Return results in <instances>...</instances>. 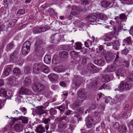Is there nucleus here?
<instances>
[{
  "mask_svg": "<svg viewBox=\"0 0 133 133\" xmlns=\"http://www.w3.org/2000/svg\"><path fill=\"white\" fill-rule=\"evenodd\" d=\"M62 37V36L59 34H55L51 35V39L53 43L56 44L59 42Z\"/></svg>",
  "mask_w": 133,
  "mask_h": 133,
  "instance_id": "nucleus-1",
  "label": "nucleus"
},
{
  "mask_svg": "<svg viewBox=\"0 0 133 133\" xmlns=\"http://www.w3.org/2000/svg\"><path fill=\"white\" fill-rule=\"evenodd\" d=\"M87 19L88 21L94 23V24H101L99 20L97 19V17L95 15H91L87 17Z\"/></svg>",
  "mask_w": 133,
  "mask_h": 133,
  "instance_id": "nucleus-2",
  "label": "nucleus"
},
{
  "mask_svg": "<svg viewBox=\"0 0 133 133\" xmlns=\"http://www.w3.org/2000/svg\"><path fill=\"white\" fill-rule=\"evenodd\" d=\"M28 119L27 117L21 116L18 118H14L13 121L14 123L16 122L18 123H20L22 121L23 123L25 124L28 123Z\"/></svg>",
  "mask_w": 133,
  "mask_h": 133,
  "instance_id": "nucleus-3",
  "label": "nucleus"
},
{
  "mask_svg": "<svg viewBox=\"0 0 133 133\" xmlns=\"http://www.w3.org/2000/svg\"><path fill=\"white\" fill-rule=\"evenodd\" d=\"M90 81V84L87 85L89 89L95 87L99 82L100 79L98 78H94L93 79H91Z\"/></svg>",
  "mask_w": 133,
  "mask_h": 133,
  "instance_id": "nucleus-4",
  "label": "nucleus"
},
{
  "mask_svg": "<svg viewBox=\"0 0 133 133\" xmlns=\"http://www.w3.org/2000/svg\"><path fill=\"white\" fill-rule=\"evenodd\" d=\"M35 112L39 116H41L44 114H46V111L44 110V107L43 106L36 107Z\"/></svg>",
  "mask_w": 133,
  "mask_h": 133,
  "instance_id": "nucleus-5",
  "label": "nucleus"
},
{
  "mask_svg": "<svg viewBox=\"0 0 133 133\" xmlns=\"http://www.w3.org/2000/svg\"><path fill=\"white\" fill-rule=\"evenodd\" d=\"M85 120L87 126L88 128H91L93 125V120L92 117L88 116L86 117Z\"/></svg>",
  "mask_w": 133,
  "mask_h": 133,
  "instance_id": "nucleus-6",
  "label": "nucleus"
},
{
  "mask_svg": "<svg viewBox=\"0 0 133 133\" xmlns=\"http://www.w3.org/2000/svg\"><path fill=\"white\" fill-rule=\"evenodd\" d=\"M45 88V86L40 83H37L35 84L34 89L37 91L40 92L43 90Z\"/></svg>",
  "mask_w": 133,
  "mask_h": 133,
  "instance_id": "nucleus-7",
  "label": "nucleus"
},
{
  "mask_svg": "<svg viewBox=\"0 0 133 133\" xmlns=\"http://www.w3.org/2000/svg\"><path fill=\"white\" fill-rule=\"evenodd\" d=\"M77 95L80 98L85 99L87 97L86 92L84 89H80L77 92Z\"/></svg>",
  "mask_w": 133,
  "mask_h": 133,
  "instance_id": "nucleus-8",
  "label": "nucleus"
},
{
  "mask_svg": "<svg viewBox=\"0 0 133 133\" xmlns=\"http://www.w3.org/2000/svg\"><path fill=\"white\" fill-rule=\"evenodd\" d=\"M19 53V51L17 50L14 51L11 54L10 56V61L12 62L15 61L17 58V56Z\"/></svg>",
  "mask_w": 133,
  "mask_h": 133,
  "instance_id": "nucleus-9",
  "label": "nucleus"
},
{
  "mask_svg": "<svg viewBox=\"0 0 133 133\" xmlns=\"http://www.w3.org/2000/svg\"><path fill=\"white\" fill-rule=\"evenodd\" d=\"M31 91L24 89L23 87H21L19 90V94L21 95H29L31 94Z\"/></svg>",
  "mask_w": 133,
  "mask_h": 133,
  "instance_id": "nucleus-10",
  "label": "nucleus"
},
{
  "mask_svg": "<svg viewBox=\"0 0 133 133\" xmlns=\"http://www.w3.org/2000/svg\"><path fill=\"white\" fill-rule=\"evenodd\" d=\"M116 75L117 76H123L126 74V70L122 68H119L116 71Z\"/></svg>",
  "mask_w": 133,
  "mask_h": 133,
  "instance_id": "nucleus-11",
  "label": "nucleus"
},
{
  "mask_svg": "<svg viewBox=\"0 0 133 133\" xmlns=\"http://www.w3.org/2000/svg\"><path fill=\"white\" fill-rule=\"evenodd\" d=\"M67 125L68 123L66 122L60 123L58 126V129L61 132L63 131L66 128Z\"/></svg>",
  "mask_w": 133,
  "mask_h": 133,
  "instance_id": "nucleus-12",
  "label": "nucleus"
},
{
  "mask_svg": "<svg viewBox=\"0 0 133 133\" xmlns=\"http://www.w3.org/2000/svg\"><path fill=\"white\" fill-rule=\"evenodd\" d=\"M12 65H9L6 66L4 68L3 74L5 76H7L9 75L10 72L11 71Z\"/></svg>",
  "mask_w": 133,
  "mask_h": 133,
  "instance_id": "nucleus-13",
  "label": "nucleus"
},
{
  "mask_svg": "<svg viewBox=\"0 0 133 133\" xmlns=\"http://www.w3.org/2000/svg\"><path fill=\"white\" fill-rule=\"evenodd\" d=\"M114 35V32H111L110 33L105 34L103 36V37L107 41H110L112 39Z\"/></svg>",
  "mask_w": 133,
  "mask_h": 133,
  "instance_id": "nucleus-14",
  "label": "nucleus"
},
{
  "mask_svg": "<svg viewBox=\"0 0 133 133\" xmlns=\"http://www.w3.org/2000/svg\"><path fill=\"white\" fill-rule=\"evenodd\" d=\"M87 68L88 70L92 72H96V67L92 63H89L87 65Z\"/></svg>",
  "mask_w": 133,
  "mask_h": 133,
  "instance_id": "nucleus-15",
  "label": "nucleus"
},
{
  "mask_svg": "<svg viewBox=\"0 0 133 133\" xmlns=\"http://www.w3.org/2000/svg\"><path fill=\"white\" fill-rule=\"evenodd\" d=\"M115 69V68L114 66L110 65L107 67L105 69L104 71L105 73H110L113 72Z\"/></svg>",
  "mask_w": 133,
  "mask_h": 133,
  "instance_id": "nucleus-16",
  "label": "nucleus"
},
{
  "mask_svg": "<svg viewBox=\"0 0 133 133\" xmlns=\"http://www.w3.org/2000/svg\"><path fill=\"white\" fill-rule=\"evenodd\" d=\"M39 66L41 67L42 71L43 72L47 74L49 72L50 69L49 68L48 66L45 65L43 64L41 65V64H39Z\"/></svg>",
  "mask_w": 133,
  "mask_h": 133,
  "instance_id": "nucleus-17",
  "label": "nucleus"
},
{
  "mask_svg": "<svg viewBox=\"0 0 133 133\" xmlns=\"http://www.w3.org/2000/svg\"><path fill=\"white\" fill-rule=\"evenodd\" d=\"M45 30V29L44 28L36 27L34 28V32L35 34H38L44 32Z\"/></svg>",
  "mask_w": 133,
  "mask_h": 133,
  "instance_id": "nucleus-18",
  "label": "nucleus"
},
{
  "mask_svg": "<svg viewBox=\"0 0 133 133\" xmlns=\"http://www.w3.org/2000/svg\"><path fill=\"white\" fill-rule=\"evenodd\" d=\"M50 80L52 82H54L58 80L57 76L55 74L51 73L48 76Z\"/></svg>",
  "mask_w": 133,
  "mask_h": 133,
  "instance_id": "nucleus-19",
  "label": "nucleus"
},
{
  "mask_svg": "<svg viewBox=\"0 0 133 133\" xmlns=\"http://www.w3.org/2000/svg\"><path fill=\"white\" fill-rule=\"evenodd\" d=\"M79 10L78 7L77 6H74L72 7L71 13L72 15H75L78 14Z\"/></svg>",
  "mask_w": 133,
  "mask_h": 133,
  "instance_id": "nucleus-20",
  "label": "nucleus"
},
{
  "mask_svg": "<svg viewBox=\"0 0 133 133\" xmlns=\"http://www.w3.org/2000/svg\"><path fill=\"white\" fill-rule=\"evenodd\" d=\"M112 77H111L109 75H104L103 76L102 78V80L105 82H107L111 80L113 77V75H110Z\"/></svg>",
  "mask_w": 133,
  "mask_h": 133,
  "instance_id": "nucleus-21",
  "label": "nucleus"
},
{
  "mask_svg": "<svg viewBox=\"0 0 133 133\" xmlns=\"http://www.w3.org/2000/svg\"><path fill=\"white\" fill-rule=\"evenodd\" d=\"M13 72L16 77V78H18L21 75V71L20 69L18 68H14L13 70Z\"/></svg>",
  "mask_w": 133,
  "mask_h": 133,
  "instance_id": "nucleus-22",
  "label": "nucleus"
},
{
  "mask_svg": "<svg viewBox=\"0 0 133 133\" xmlns=\"http://www.w3.org/2000/svg\"><path fill=\"white\" fill-rule=\"evenodd\" d=\"M133 85V83L130 81H127L125 83V89L126 90H130Z\"/></svg>",
  "mask_w": 133,
  "mask_h": 133,
  "instance_id": "nucleus-23",
  "label": "nucleus"
},
{
  "mask_svg": "<svg viewBox=\"0 0 133 133\" xmlns=\"http://www.w3.org/2000/svg\"><path fill=\"white\" fill-rule=\"evenodd\" d=\"M118 130L120 133H126L128 131L126 127L124 125H120L118 128Z\"/></svg>",
  "mask_w": 133,
  "mask_h": 133,
  "instance_id": "nucleus-24",
  "label": "nucleus"
},
{
  "mask_svg": "<svg viewBox=\"0 0 133 133\" xmlns=\"http://www.w3.org/2000/svg\"><path fill=\"white\" fill-rule=\"evenodd\" d=\"M36 131L38 133H43L45 131L44 127L42 126V124H40L36 128Z\"/></svg>",
  "mask_w": 133,
  "mask_h": 133,
  "instance_id": "nucleus-25",
  "label": "nucleus"
},
{
  "mask_svg": "<svg viewBox=\"0 0 133 133\" xmlns=\"http://www.w3.org/2000/svg\"><path fill=\"white\" fill-rule=\"evenodd\" d=\"M23 126L20 124H17L14 126V129L17 132H20L22 130Z\"/></svg>",
  "mask_w": 133,
  "mask_h": 133,
  "instance_id": "nucleus-26",
  "label": "nucleus"
},
{
  "mask_svg": "<svg viewBox=\"0 0 133 133\" xmlns=\"http://www.w3.org/2000/svg\"><path fill=\"white\" fill-rule=\"evenodd\" d=\"M96 15L98 19L102 20H105L107 18V15L102 13H97Z\"/></svg>",
  "mask_w": 133,
  "mask_h": 133,
  "instance_id": "nucleus-27",
  "label": "nucleus"
},
{
  "mask_svg": "<svg viewBox=\"0 0 133 133\" xmlns=\"http://www.w3.org/2000/svg\"><path fill=\"white\" fill-rule=\"evenodd\" d=\"M94 62L95 64L101 66H103L105 63V61L102 59L98 60H96L94 61Z\"/></svg>",
  "mask_w": 133,
  "mask_h": 133,
  "instance_id": "nucleus-28",
  "label": "nucleus"
},
{
  "mask_svg": "<svg viewBox=\"0 0 133 133\" xmlns=\"http://www.w3.org/2000/svg\"><path fill=\"white\" fill-rule=\"evenodd\" d=\"M64 120H65L66 121H67V122H68L69 120V119L68 117L66 116H62L61 117L55 119V120H56L58 121L61 122H62V121Z\"/></svg>",
  "mask_w": 133,
  "mask_h": 133,
  "instance_id": "nucleus-29",
  "label": "nucleus"
},
{
  "mask_svg": "<svg viewBox=\"0 0 133 133\" xmlns=\"http://www.w3.org/2000/svg\"><path fill=\"white\" fill-rule=\"evenodd\" d=\"M69 128L64 131V133H72L75 127V125L69 124Z\"/></svg>",
  "mask_w": 133,
  "mask_h": 133,
  "instance_id": "nucleus-30",
  "label": "nucleus"
},
{
  "mask_svg": "<svg viewBox=\"0 0 133 133\" xmlns=\"http://www.w3.org/2000/svg\"><path fill=\"white\" fill-rule=\"evenodd\" d=\"M54 70L57 72L60 73L64 72V69L62 66H56L54 68Z\"/></svg>",
  "mask_w": 133,
  "mask_h": 133,
  "instance_id": "nucleus-31",
  "label": "nucleus"
},
{
  "mask_svg": "<svg viewBox=\"0 0 133 133\" xmlns=\"http://www.w3.org/2000/svg\"><path fill=\"white\" fill-rule=\"evenodd\" d=\"M42 43V41L40 38L38 37L36 38V42L35 44V47L38 49L40 46V44Z\"/></svg>",
  "mask_w": 133,
  "mask_h": 133,
  "instance_id": "nucleus-32",
  "label": "nucleus"
},
{
  "mask_svg": "<svg viewBox=\"0 0 133 133\" xmlns=\"http://www.w3.org/2000/svg\"><path fill=\"white\" fill-rule=\"evenodd\" d=\"M82 43L79 42H76L75 43L74 47L76 50H81L82 49Z\"/></svg>",
  "mask_w": 133,
  "mask_h": 133,
  "instance_id": "nucleus-33",
  "label": "nucleus"
},
{
  "mask_svg": "<svg viewBox=\"0 0 133 133\" xmlns=\"http://www.w3.org/2000/svg\"><path fill=\"white\" fill-rule=\"evenodd\" d=\"M59 55L61 58H66L68 57V54L66 52L63 51L60 52Z\"/></svg>",
  "mask_w": 133,
  "mask_h": 133,
  "instance_id": "nucleus-34",
  "label": "nucleus"
},
{
  "mask_svg": "<svg viewBox=\"0 0 133 133\" xmlns=\"http://www.w3.org/2000/svg\"><path fill=\"white\" fill-rule=\"evenodd\" d=\"M82 102V101H81L79 100L78 99L76 100L73 104V107L75 108H78L80 105L81 103Z\"/></svg>",
  "mask_w": 133,
  "mask_h": 133,
  "instance_id": "nucleus-35",
  "label": "nucleus"
},
{
  "mask_svg": "<svg viewBox=\"0 0 133 133\" xmlns=\"http://www.w3.org/2000/svg\"><path fill=\"white\" fill-rule=\"evenodd\" d=\"M125 83L123 81H121L118 86V89L119 90H121L124 91L125 90Z\"/></svg>",
  "mask_w": 133,
  "mask_h": 133,
  "instance_id": "nucleus-36",
  "label": "nucleus"
},
{
  "mask_svg": "<svg viewBox=\"0 0 133 133\" xmlns=\"http://www.w3.org/2000/svg\"><path fill=\"white\" fill-rule=\"evenodd\" d=\"M51 56L49 55H46L44 58V61L45 63L46 64L50 63L51 61Z\"/></svg>",
  "mask_w": 133,
  "mask_h": 133,
  "instance_id": "nucleus-37",
  "label": "nucleus"
},
{
  "mask_svg": "<svg viewBox=\"0 0 133 133\" xmlns=\"http://www.w3.org/2000/svg\"><path fill=\"white\" fill-rule=\"evenodd\" d=\"M120 45V43L118 41H115L113 44V48L116 50H118L119 46Z\"/></svg>",
  "mask_w": 133,
  "mask_h": 133,
  "instance_id": "nucleus-38",
  "label": "nucleus"
},
{
  "mask_svg": "<svg viewBox=\"0 0 133 133\" xmlns=\"http://www.w3.org/2000/svg\"><path fill=\"white\" fill-rule=\"evenodd\" d=\"M31 83L30 79L29 78H25L24 82V84L25 86L28 87L30 85Z\"/></svg>",
  "mask_w": 133,
  "mask_h": 133,
  "instance_id": "nucleus-39",
  "label": "nucleus"
},
{
  "mask_svg": "<svg viewBox=\"0 0 133 133\" xmlns=\"http://www.w3.org/2000/svg\"><path fill=\"white\" fill-rule=\"evenodd\" d=\"M110 4L109 2L105 1H102L101 3V6L104 8L108 7Z\"/></svg>",
  "mask_w": 133,
  "mask_h": 133,
  "instance_id": "nucleus-40",
  "label": "nucleus"
},
{
  "mask_svg": "<svg viewBox=\"0 0 133 133\" xmlns=\"http://www.w3.org/2000/svg\"><path fill=\"white\" fill-rule=\"evenodd\" d=\"M31 44V42L29 41H26L23 44L22 47L30 49Z\"/></svg>",
  "mask_w": 133,
  "mask_h": 133,
  "instance_id": "nucleus-41",
  "label": "nucleus"
},
{
  "mask_svg": "<svg viewBox=\"0 0 133 133\" xmlns=\"http://www.w3.org/2000/svg\"><path fill=\"white\" fill-rule=\"evenodd\" d=\"M30 49L26 48L25 47H22V53L23 54L25 55L27 54L28 52L30 51Z\"/></svg>",
  "mask_w": 133,
  "mask_h": 133,
  "instance_id": "nucleus-42",
  "label": "nucleus"
},
{
  "mask_svg": "<svg viewBox=\"0 0 133 133\" xmlns=\"http://www.w3.org/2000/svg\"><path fill=\"white\" fill-rule=\"evenodd\" d=\"M115 54L116 55V56L114 61L116 62H118L119 63L121 62H122L121 59V58L119 57V53L117 52Z\"/></svg>",
  "mask_w": 133,
  "mask_h": 133,
  "instance_id": "nucleus-43",
  "label": "nucleus"
},
{
  "mask_svg": "<svg viewBox=\"0 0 133 133\" xmlns=\"http://www.w3.org/2000/svg\"><path fill=\"white\" fill-rule=\"evenodd\" d=\"M14 47L15 45L13 43H11L8 44L6 46L8 50L10 51L14 48Z\"/></svg>",
  "mask_w": 133,
  "mask_h": 133,
  "instance_id": "nucleus-44",
  "label": "nucleus"
},
{
  "mask_svg": "<svg viewBox=\"0 0 133 133\" xmlns=\"http://www.w3.org/2000/svg\"><path fill=\"white\" fill-rule=\"evenodd\" d=\"M6 96V91L4 89H0V96L5 97Z\"/></svg>",
  "mask_w": 133,
  "mask_h": 133,
  "instance_id": "nucleus-45",
  "label": "nucleus"
},
{
  "mask_svg": "<svg viewBox=\"0 0 133 133\" xmlns=\"http://www.w3.org/2000/svg\"><path fill=\"white\" fill-rule=\"evenodd\" d=\"M119 18L121 20L120 21L121 22H122V20L126 19H127V17L126 16L125 14H120L119 15Z\"/></svg>",
  "mask_w": 133,
  "mask_h": 133,
  "instance_id": "nucleus-46",
  "label": "nucleus"
},
{
  "mask_svg": "<svg viewBox=\"0 0 133 133\" xmlns=\"http://www.w3.org/2000/svg\"><path fill=\"white\" fill-rule=\"evenodd\" d=\"M85 46L87 48H89L90 46L92 45V42L91 41L89 40H87L86 42H84Z\"/></svg>",
  "mask_w": 133,
  "mask_h": 133,
  "instance_id": "nucleus-47",
  "label": "nucleus"
},
{
  "mask_svg": "<svg viewBox=\"0 0 133 133\" xmlns=\"http://www.w3.org/2000/svg\"><path fill=\"white\" fill-rule=\"evenodd\" d=\"M30 67L29 66H25L24 69V71L25 74H28L31 71Z\"/></svg>",
  "mask_w": 133,
  "mask_h": 133,
  "instance_id": "nucleus-48",
  "label": "nucleus"
},
{
  "mask_svg": "<svg viewBox=\"0 0 133 133\" xmlns=\"http://www.w3.org/2000/svg\"><path fill=\"white\" fill-rule=\"evenodd\" d=\"M50 121V118H44L43 121V122L46 125H49V122Z\"/></svg>",
  "mask_w": 133,
  "mask_h": 133,
  "instance_id": "nucleus-49",
  "label": "nucleus"
},
{
  "mask_svg": "<svg viewBox=\"0 0 133 133\" xmlns=\"http://www.w3.org/2000/svg\"><path fill=\"white\" fill-rule=\"evenodd\" d=\"M94 114L96 119L99 120V119L100 117V114L99 112H98L95 111L94 112Z\"/></svg>",
  "mask_w": 133,
  "mask_h": 133,
  "instance_id": "nucleus-50",
  "label": "nucleus"
},
{
  "mask_svg": "<svg viewBox=\"0 0 133 133\" xmlns=\"http://www.w3.org/2000/svg\"><path fill=\"white\" fill-rule=\"evenodd\" d=\"M37 68H34L33 69V72L35 74H38L39 71V70H40V67L39 66V64H38L37 65Z\"/></svg>",
  "mask_w": 133,
  "mask_h": 133,
  "instance_id": "nucleus-51",
  "label": "nucleus"
},
{
  "mask_svg": "<svg viewBox=\"0 0 133 133\" xmlns=\"http://www.w3.org/2000/svg\"><path fill=\"white\" fill-rule=\"evenodd\" d=\"M124 41L125 42V43L128 44L129 45L131 44V38L130 37H128L127 38L124 40Z\"/></svg>",
  "mask_w": 133,
  "mask_h": 133,
  "instance_id": "nucleus-52",
  "label": "nucleus"
},
{
  "mask_svg": "<svg viewBox=\"0 0 133 133\" xmlns=\"http://www.w3.org/2000/svg\"><path fill=\"white\" fill-rule=\"evenodd\" d=\"M69 54L72 57H78L77 55L74 51H71L70 52Z\"/></svg>",
  "mask_w": 133,
  "mask_h": 133,
  "instance_id": "nucleus-53",
  "label": "nucleus"
},
{
  "mask_svg": "<svg viewBox=\"0 0 133 133\" xmlns=\"http://www.w3.org/2000/svg\"><path fill=\"white\" fill-rule=\"evenodd\" d=\"M88 58L85 56L83 57L82 59V64L83 65L87 63V59Z\"/></svg>",
  "mask_w": 133,
  "mask_h": 133,
  "instance_id": "nucleus-54",
  "label": "nucleus"
},
{
  "mask_svg": "<svg viewBox=\"0 0 133 133\" xmlns=\"http://www.w3.org/2000/svg\"><path fill=\"white\" fill-rule=\"evenodd\" d=\"M68 118L69 119V121L68 122H69L70 123H71L70 124H71L72 125H73L75 124V122L74 120V119H73L71 117H69ZM67 123L68 122L67 121H66Z\"/></svg>",
  "mask_w": 133,
  "mask_h": 133,
  "instance_id": "nucleus-55",
  "label": "nucleus"
},
{
  "mask_svg": "<svg viewBox=\"0 0 133 133\" xmlns=\"http://www.w3.org/2000/svg\"><path fill=\"white\" fill-rule=\"evenodd\" d=\"M119 127V123L117 122H116L113 124V127L115 129H117L118 130V128Z\"/></svg>",
  "mask_w": 133,
  "mask_h": 133,
  "instance_id": "nucleus-56",
  "label": "nucleus"
},
{
  "mask_svg": "<svg viewBox=\"0 0 133 133\" xmlns=\"http://www.w3.org/2000/svg\"><path fill=\"white\" fill-rule=\"evenodd\" d=\"M25 13V10L22 9H20L17 12V14L20 15H23Z\"/></svg>",
  "mask_w": 133,
  "mask_h": 133,
  "instance_id": "nucleus-57",
  "label": "nucleus"
},
{
  "mask_svg": "<svg viewBox=\"0 0 133 133\" xmlns=\"http://www.w3.org/2000/svg\"><path fill=\"white\" fill-rule=\"evenodd\" d=\"M89 4V2L88 0H83L81 3V4L82 5H85Z\"/></svg>",
  "mask_w": 133,
  "mask_h": 133,
  "instance_id": "nucleus-58",
  "label": "nucleus"
},
{
  "mask_svg": "<svg viewBox=\"0 0 133 133\" xmlns=\"http://www.w3.org/2000/svg\"><path fill=\"white\" fill-rule=\"evenodd\" d=\"M123 63H124L123 64L125 65L126 67L127 68L128 67L129 65V61H124L123 62Z\"/></svg>",
  "mask_w": 133,
  "mask_h": 133,
  "instance_id": "nucleus-59",
  "label": "nucleus"
},
{
  "mask_svg": "<svg viewBox=\"0 0 133 133\" xmlns=\"http://www.w3.org/2000/svg\"><path fill=\"white\" fill-rule=\"evenodd\" d=\"M124 98V96L123 95H121L120 96L117 101V102H120L121 101L123 100ZM121 102H120V103Z\"/></svg>",
  "mask_w": 133,
  "mask_h": 133,
  "instance_id": "nucleus-60",
  "label": "nucleus"
},
{
  "mask_svg": "<svg viewBox=\"0 0 133 133\" xmlns=\"http://www.w3.org/2000/svg\"><path fill=\"white\" fill-rule=\"evenodd\" d=\"M19 110H21V111H22V112L23 113V114L24 115H25L26 114V109L25 107H21Z\"/></svg>",
  "mask_w": 133,
  "mask_h": 133,
  "instance_id": "nucleus-61",
  "label": "nucleus"
},
{
  "mask_svg": "<svg viewBox=\"0 0 133 133\" xmlns=\"http://www.w3.org/2000/svg\"><path fill=\"white\" fill-rule=\"evenodd\" d=\"M129 51L125 49L122 51L121 53L122 54L126 55L128 52Z\"/></svg>",
  "mask_w": 133,
  "mask_h": 133,
  "instance_id": "nucleus-62",
  "label": "nucleus"
},
{
  "mask_svg": "<svg viewBox=\"0 0 133 133\" xmlns=\"http://www.w3.org/2000/svg\"><path fill=\"white\" fill-rule=\"evenodd\" d=\"M57 108L59 110L61 113L62 112H63L64 111V109L62 106H61L60 107H57Z\"/></svg>",
  "mask_w": 133,
  "mask_h": 133,
  "instance_id": "nucleus-63",
  "label": "nucleus"
},
{
  "mask_svg": "<svg viewBox=\"0 0 133 133\" xmlns=\"http://www.w3.org/2000/svg\"><path fill=\"white\" fill-rule=\"evenodd\" d=\"M129 79L131 81H133V74H130L128 77Z\"/></svg>",
  "mask_w": 133,
  "mask_h": 133,
  "instance_id": "nucleus-64",
  "label": "nucleus"
}]
</instances>
